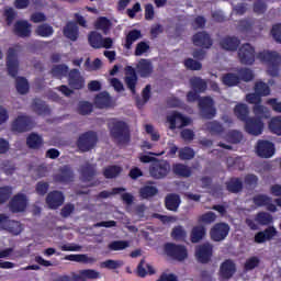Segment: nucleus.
I'll return each instance as SVG.
<instances>
[{
	"label": "nucleus",
	"instance_id": "f257e3e1",
	"mask_svg": "<svg viewBox=\"0 0 281 281\" xmlns=\"http://www.w3.org/2000/svg\"><path fill=\"white\" fill-rule=\"evenodd\" d=\"M7 69L11 78H15V88L20 95H25L30 93V82L25 77L19 76V58L16 57V50L14 48H9L7 54Z\"/></svg>",
	"mask_w": 281,
	"mask_h": 281
},
{
	"label": "nucleus",
	"instance_id": "f03ea898",
	"mask_svg": "<svg viewBox=\"0 0 281 281\" xmlns=\"http://www.w3.org/2000/svg\"><path fill=\"white\" fill-rule=\"evenodd\" d=\"M108 126L110 136L117 146H126V144H131V127L127 122L112 119Z\"/></svg>",
	"mask_w": 281,
	"mask_h": 281
},
{
	"label": "nucleus",
	"instance_id": "7ed1b4c3",
	"mask_svg": "<svg viewBox=\"0 0 281 281\" xmlns=\"http://www.w3.org/2000/svg\"><path fill=\"white\" fill-rule=\"evenodd\" d=\"M258 58L268 66V74L272 78L280 76L281 56L276 50H263L258 54Z\"/></svg>",
	"mask_w": 281,
	"mask_h": 281
},
{
	"label": "nucleus",
	"instance_id": "20e7f679",
	"mask_svg": "<svg viewBox=\"0 0 281 281\" xmlns=\"http://www.w3.org/2000/svg\"><path fill=\"white\" fill-rule=\"evenodd\" d=\"M271 116H265V114H255L250 116L244 124L245 131L252 137H258L265 133V120H269Z\"/></svg>",
	"mask_w": 281,
	"mask_h": 281
},
{
	"label": "nucleus",
	"instance_id": "39448f33",
	"mask_svg": "<svg viewBox=\"0 0 281 281\" xmlns=\"http://www.w3.org/2000/svg\"><path fill=\"white\" fill-rule=\"evenodd\" d=\"M98 146V133L88 131L79 135L77 139V148L80 153H89Z\"/></svg>",
	"mask_w": 281,
	"mask_h": 281
},
{
	"label": "nucleus",
	"instance_id": "423d86ee",
	"mask_svg": "<svg viewBox=\"0 0 281 281\" xmlns=\"http://www.w3.org/2000/svg\"><path fill=\"white\" fill-rule=\"evenodd\" d=\"M170 173V162L164 159H155L149 166V175L151 179H166Z\"/></svg>",
	"mask_w": 281,
	"mask_h": 281
},
{
	"label": "nucleus",
	"instance_id": "0eeeda50",
	"mask_svg": "<svg viewBox=\"0 0 281 281\" xmlns=\"http://www.w3.org/2000/svg\"><path fill=\"white\" fill-rule=\"evenodd\" d=\"M164 251L168 258L177 260L178 262H183V260L188 258V248L183 245L166 243L164 245Z\"/></svg>",
	"mask_w": 281,
	"mask_h": 281
},
{
	"label": "nucleus",
	"instance_id": "6e6552de",
	"mask_svg": "<svg viewBox=\"0 0 281 281\" xmlns=\"http://www.w3.org/2000/svg\"><path fill=\"white\" fill-rule=\"evenodd\" d=\"M246 100L248 104H255L252 106L254 115H263L265 117H271V111L262 104V97L255 91V93H248L246 95Z\"/></svg>",
	"mask_w": 281,
	"mask_h": 281
},
{
	"label": "nucleus",
	"instance_id": "1a4fd4ad",
	"mask_svg": "<svg viewBox=\"0 0 281 281\" xmlns=\"http://www.w3.org/2000/svg\"><path fill=\"white\" fill-rule=\"evenodd\" d=\"M0 227L4 232H9V234H12L13 236H19V234L23 232V226L21 225V222L10 220V216L3 213H0Z\"/></svg>",
	"mask_w": 281,
	"mask_h": 281
},
{
	"label": "nucleus",
	"instance_id": "9d476101",
	"mask_svg": "<svg viewBox=\"0 0 281 281\" xmlns=\"http://www.w3.org/2000/svg\"><path fill=\"white\" fill-rule=\"evenodd\" d=\"M256 154L261 159H271L276 155V145L266 139H259L255 147Z\"/></svg>",
	"mask_w": 281,
	"mask_h": 281
},
{
	"label": "nucleus",
	"instance_id": "9b49d317",
	"mask_svg": "<svg viewBox=\"0 0 281 281\" xmlns=\"http://www.w3.org/2000/svg\"><path fill=\"white\" fill-rule=\"evenodd\" d=\"M200 113L204 120H213L216 117V108H214V99L204 97L199 100Z\"/></svg>",
	"mask_w": 281,
	"mask_h": 281
},
{
	"label": "nucleus",
	"instance_id": "f8f14e48",
	"mask_svg": "<svg viewBox=\"0 0 281 281\" xmlns=\"http://www.w3.org/2000/svg\"><path fill=\"white\" fill-rule=\"evenodd\" d=\"M211 240L221 243L229 236V224L225 222L216 223L210 231Z\"/></svg>",
	"mask_w": 281,
	"mask_h": 281
},
{
	"label": "nucleus",
	"instance_id": "ddd939ff",
	"mask_svg": "<svg viewBox=\"0 0 281 281\" xmlns=\"http://www.w3.org/2000/svg\"><path fill=\"white\" fill-rule=\"evenodd\" d=\"M238 58L241 65L256 63V48L249 43L243 44L238 49Z\"/></svg>",
	"mask_w": 281,
	"mask_h": 281
},
{
	"label": "nucleus",
	"instance_id": "4468645a",
	"mask_svg": "<svg viewBox=\"0 0 281 281\" xmlns=\"http://www.w3.org/2000/svg\"><path fill=\"white\" fill-rule=\"evenodd\" d=\"M55 183H61L63 186H69V183H74V179H76V173H74V169L69 165H65L59 169V173L53 177Z\"/></svg>",
	"mask_w": 281,
	"mask_h": 281
},
{
	"label": "nucleus",
	"instance_id": "2eb2a0df",
	"mask_svg": "<svg viewBox=\"0 0 281 281\" xmlns=\"http://www.w3.org/2000/svg\"><path fill=\"white\" fill-rule=\"evenodd\" d=\"M214 255V246L210 243L202 244L195 249V257L201 265H207Z\"/></svg>",
	"mask_w": 281,
	"mask_h": 281
},
{
	"label": "nucleus",
	"instance_id": "dca6fc26",
	"mask_svg": "<svg viewBox=\"0 0 281 281\" xmlns=\"http://www.w3.org/2000/svg\"><path fill=\"white\" fill-rule=\"evenodd\" d=\"M9 210L12 214H19L27 210V195L23 193L15 194L9 202Z\"/></svg>",
	"mask_w": 281,
	"mask_h": 281
},
{
	"label": "nucleus",
	"instance_id": "f3484780",
	"mask_svg": "<svg viewBox=\"0 0 281 281\" xmlns=\"http://www.w3.org/2000/svg\"><path fill=\"white\" fill-rule=\"evenodd\" d=\"M13 133H27L32 131V119L25 115H19L11 124Z\"/></svg>",
	"mask_w": 281,
	"mask_h": 281
},
{
	"label": "nucleus",
	"instance_id": "a211bd4d",
	"mask_svg": "<svg viewBox=\"0 0 281 281\" xmlns=\"http://www.w3.org/2000/svg\"><path fill=\"white\" fill-rule=\"evenodd\" d=\"M192 43L195 47H202V49H210L214 45L212 36L207 32L201 31L192 36Z\"/></svg>",
	"mask_w": 281,
	"mask_h": 281
},
{
	"label": "nucleus",
	"instance_id": "6ab92c4d",
	"mask_svg": "<svg viewBox=\"0 0 281 281\" xmlns=\"http://www.w3.org/2000/svg\"><path fill=\"white\" fill-rule=\"evenodd\" d=\"M236 273V263L232 259L224 260L220 266V280H232Z\"/></svg>",
	"mask_w": 281,
	"mask_h": 281
},
{
	"label": "nucleus",
	"instance_id": "aec40b11",
	"mask_svg": "<svg viewBox=\"0 0 281 281\" xmlns=\"http://www.w3.org/2000/svg\"><path fill=\"white\" fill-rule=\"evenodd\" d=\"M68 85L71 89L77 91L85 89V77L80 75V70H78V68H72L68 72Z\"/></svg>",
	"mask_w": 281,
	"mask_h": 281
},
{
	"label": "nucleus",
	"instance_id": "412c9836",
	"mask_svg": "<svg viewBox=\"0 0 281 281\" xmlns=\"http://www.w3.org/2000/svg\"><path fill=\"white\" fill-rule=\"evenodd\" d=\"M65 203V194L61 191H50L46 196V205L49 210H58Z\"/></svg>",
	"mask_w": 281,
	"mask_h": 281
},
{
	"label": "nucleus",
	"instance_id": "4be33fe9",
	"mask_svg": "<svg viewBox=\"0 0 281 281\" xmlns=\"http://www.w3.org/2000/svg\"><path fill=\"white\" fill-rule=\"evenodd\" d=\"M124 82L127 89L131 91L132 95H135V93H137V72L133 66H126Z\"/></svg>",
	"mask_w": 281,
	"mask_h": 281
},
{
	"label": "nucleus",
	"instance_id": "5701e85b",
	"mask_svg": "<svg viewBox=\"0 0 281 281\" xmlns=\"http://www.w3.org/2000/svg\"><path fill=\"white\" fill-rule=\"evenodd\" d=\"M13 32L19 38H30L32 36V24L27 20H19L14 24Z\"/></svg>",
	"mask_w": 281,
	"mask_h": 281
},
{
	"label": "nucleus",
	"instance_id": "b1692460",
	"mask_svg": "<svg viewBox=\"0 0 281 281\" xmlns=\"http://www.w3.org/2000/svg\"><path fill=\"white\" fill-rule=\"evenodd\" d=\"M82 181H93L98 176V165L86 161L79 170Z\"/></svg>",
	"mask_w": 281,
	"mask_h": 281
},
{
	"label": "nucleus",
	"instance_id": "393cba45",
	"mask_svg": "<svg viewBox=\"0 0 281 281\" xmlns=\"http://www.w3.org/2000/svg\"><path fill=\"white\" fill-rule=\"evenodd\" d=\"M167 122L169 123L170 131H175L177 128V124H180V128L189 126L190 119L188 116H183V114L179 112H173L171 115L167 116Z\"/></svg>",
	"mask_w": 281,
	"mask_h": 281
},
{
	"label": "nucleus",
	"instance_id": "a878e982",
	"mask_svg": "<svg viewBox=\"0 0 281 281\" xmlns=\"http://www.w3.org/2000/svg\"><path fill=\"white\" fill-rule=\"evenodd\" d=\"M276 236H278V229H276L273 226H269L265 231L258 232L255 235V243L262 245V243H267V240H273Z\"/></svg>",
	"mask_w": 281,
	"mask_h": 281
},
{
	"label": "nucleus",
	"instance_id": "bb28decb",
	"mask_svg": "<svg viewBox=\"0 0 281 281\" xmlns=\"http://www.w3.org/2000/svg\"><path fill=\"white\" fill-rule=\"evenodd\" d=\"M220 45L226 52H236L240 47V40L236 36H226L221 40Z\"/></svg>",
	"mask_w": 281,
	"mask_h": 281
},
{
	"label": "nucleus",
	"instance_id": "cd10ccee",
	"mask_svg": "<svg viewBox=\"0 0 281 281\" xmlns=\"http://www.w3.org/2000/svg\"><path fill=\"white\" fill-rule=\"evenodd\" d=\"M181 205V196L177 193H169L165 198V207L169 212H177Z\"/></svg>",
	"mask_w": 281,
	"mask_h": 281
},
{
	"label": "nucleus",
	"instance_id": "c85d7f7f",
	"mask_svg": "<svg viewBox=\"0 0 281 281\" xmlns=\"http://www.w3.org/2000/svg\"><path fill=\"white\" fill-rule=\"evenodd\" d=\"M64 36L72 42L78 41V36H80V30L78 29V24L76 22H68L64 27Z\"/></svg>",
	"mask_w": 281,
	"mask_h": 281
},
{
	"label": "nucleus",
	"instance_id": "c756f323",
	"mask_svg": "<svg viewBox=\"0 0 281 281\" xmlns=\"http://www.w3.org/2000/svg\"><path fill=\"white\" fill-rule=\"evenodd\" d=\"M227 192L231 194H238V192H243V180L240 178L233 177L225 182Z\"/></svg>",
	"mask_w": 281,
	"mask_h": 281
},
{
	"label": "nucleus",
	"instance_id": "7c9ffc66",
	"mask_svg": "<svg viewBox=\"0 0 281 281\" xmlns=\"http://www.w3.org/2000/svg\"><path fill=\"white\" fill-rule=\"evenodd\" d=\"M137 69L140 78H150L153 74V63L148 59H140Z\"/></svg>",
	"mask_w": 281,
	"mask_h": 281
},
{
	"label": "nucleus",
	"instance_id": "2f4dec72",
	"mask_svg": "<svg viewBox=\"0 0 281 281\" xmlns=\"http://www.w3.org/2000/svg\"><path fill=\"white\" fill-rule=\"evenodd\" d=\"M172 172L176 177H182L183 179L192 177V169L183 164H175L172 166Z\"/></svg>",
	"mask_w": 281,
	"mask_h": 281
},
{
	"label": "nucleus",
	"instance_id": "473e14b6",
	"mask_svg": "<svg viewBox=\"0 0 281 281\" xmlns=\"http://www.w3.org/2000/svg\"><path fill=\"white\" fill-rule=\"evenodd\" d=\"M234 113L240 122H247L251 116H249V106L245 103H238L235 109Z\"/></svg>",
	"mask_w": 281,
	"mask_h": 281
},
{
	"label": "nucleus",
	"instance_id": "72a5a7b5",
	"mask_svg": "<svg viewBox=\"0 0 281 281\" xmlns=\"http://www.w3.org/2000/svg\"><path fill=\"white\" fill-rule=\"evenodd\" d=\"M32 106L34 113H36L37 115H49V113H52V110H49L47 103H45V101L41 99H35Z\"/></svg>",
	"mask_w": 281,
	"mask_h": 281
},
{
	"label": "nucleus",
	"instance_id": "f704fd0d",
	"mask_svg": "<svg viewBox=\"0 0 281 281\" xmlns=\"http://www.w3.org/2000/svg\"><path fill=\"white\" fill-rule=\"evenodd\" d=\"M124 169L117 165H110L103 169V177L105 179H117Z\"/></svg>",
	"mask_w": 281,
	"mask_h": 281
},
{
	"label": "nucleus",
	"instance_id": "c9c22d12",
	"mask_svg": "<svg viewBox=\"0 0 281 281\" xmlns=\"http://www.w3.org/2000/svg\"><path fill=\"white\" fill-rule=\"evenodd\" d=\"M97 109H109L111 106V95L108 92L99 93L94 99Z\"/></svg>",
	"mask_w": 281,
	"mask_h": 281
},
{
	"label": "nucleus",
	"instance_id": "e433bc0d",
	"mask_svg": "<svg viewBox=\"0 0 281 281\" xmlns=\"http://www.w3.org/2000/svg\"><path fill=\"white\" fill-rule=\"evenodd\" d=\"M36 36H41V38H49L50 36H54V26L44 23L37 25L35 29Z\"/></svg>",
	"mask_w": 281,
	"mask_h": 281
},
{
	"label": "nucleus",
	"instance_id": "4c0bfd02",
	"mask_svg": "<svg viewBox=\"0 0 281 281\" xmlns=\"http://www.w3.org/2000/svg\"><path fill=\"white\" fill-rule=\"evenodd\" d=\"M26 146L32 150H38L43 146V137L36 133H32L26 138Z\"/></svg>",
	"mask_w": 281,
	"mask_h": 281
},
{
	"label": "nucleus",
	"instance_id": "58836bf2",
	"mask_svg": "<svg viewBox=\"0 0 281 281\" xmlns=\"http://www.w3.org/2000/svg\"><path fill=\"white\" fill-rule=\"evenodd\" d=\"M139 38H142V31L137 29L131 30L125 37V49H131V47H133V43H135V41H139Z\"/></svg>",
	"mask_w": 281,
	"mask_h": 281
},
{
	"label": "nucleus",
	"instance_id": "ea45409f",
	"mask_svg": "<svg viewBox=\"0 0 281 281\" xmlns=\"http://www.w3.org/2000/svg\"><path fill=\"white\" fill-rule=\"evenodd\" d=\"M65 260L82 262L83 265H92V262H95V258L89 257V255H68L65 257Z\"/></svg>",
	"mask_w": 281,
	"mask_h": 281
},
{
	"label": "nucleus",
	"instance_id": "a19ab883",
	"mask_svg": "<svg viewBox=\"0 0 281 281\" xmlns=\"http://www.w3.org/2000/svg\"><path fill=\"white\" fill-rule=\"evenodd\" d=\"M140 199H153V196H157L159 194V189L155 186H144L138 191Z\"/></svg>",
	"mask_w": 281,
	"mask_h": 281
},
{
	"label": "nucleus",
	"instance_id": "79ce46f5",
	"mask_svg": "<svg viewBox=\"0 0 281 281\" xmlns=\"http://www.w3.org/2000/svg\"><path fill=\"white\" fill-rule=\"evenodd\" d=\"M206 229L205 226L200 225V226H194L191 231V243H201L203 238L205 237Z\"/></svg>",
	"mask_w": 281,
	"mask_h": 281
},
{
	"label": "nucleus",
	"instance_id": "37998d69",
	"mask_svg": "<svg viewBox=\"0 0 281 281\" xmlns=\"http://www.w3.org/2000/svg\"><path fill=\"white\" fill-rule=\"evenodd\" d=\"M50 74L54 78H67L69 76V66L65 64L56 65L52 68Z\"/></svg>",
	"mask_w": 281,
	"mask_h": 281
},
{
	"label": "nucleus",
	"instance_id": "c03bdc74",
	"mask_svg": "<svg viewBox=\"0 0 281 281\" xmlns=\"http://www.w3.org/2000/svg\"><path fill=\"white\" fill-rule=\"evenodd\" d=\"M190 85L193 91H198L199 93H203L207 89V82L201 79V77H193L190 79Z\"/></svg>",
	"mask_w": 281,
	"mask_h": 281
},
{
	"label": "nucleus",
	"instance_id": "a18cd8bd",
	"mask_svg": "<svg viewBox=\"0 0 281 281\" xmlns=\"http://www.w3.org/2000/svg\"><path fill=\"white\" fill-rule=\"evenodd\" d=\"M89 44L93 47V49H101L102 48V34L92 31L88 36Z\"/></svg>",
	"mask_w": 281,
	"mask_h": 281
},
{
	"label": "nucleus",
	"instance_id": "49530a36",
	"mask_svg": "<svg viewBox=\"0 0 281 281\" xmlns=\"http://www.w3.org/2000/svg\"><path fill=\"white\" fill-rule=\"evenodd\" d=\"M222 82L226 87H236V85L240 83V77L234 72H227L222 77Z\"/></svg>",
	"mask_w": 281,
	"mask_h": 281
},
{
	"label": "nucleus",
	"instance_id": "de8ad7c7",
	"mask_svg": "<svg viewBox=\"0 0 281 281\" xmlns=\"http://www.w3.org/2000/svg\"><path fill=\"white\" fill-rule=\"evenodd\" d=\"M269 130L273 135L281 137V115L274 116L268 123Z\"/></svg>",
	"mask_w": 281,
	"mask_h": 281
},
{
	"label": "nucleus",
	"instance_id": "09e8293b",
	"mask_svg": "<svg viewBox=\"0 0 281 281\" xmlns=\"http://www.w3.org/2000/svg\"><path fill=\"white\" fill-rule=\"evenodd\" d=\"M255 92L258 93L261 98L270 95L271 88L265 81H257L255 83Z\"/></svg>",
	"mask_w": 281,
	"mask_h": 281
},
{
	"label": "nucleus",
	"instance_id": "8fccbe9b",
	"mask_svg": "<svg viewBox=\"0 0 281 281\" xmlns=\"http://www.w3.org/2000/svg\"><path fill=\"white\" fill-rule=\"evenodd\" d=\"M255 221L259 225H271V223H273V216L267 212H259L257 213Z\"/></svg>",
	"mask_w": 281,
	"mask_h": 281
},
{
	"label": "nucleus",
	"instance_id": "3c124183",
	"mask_svg": "<svg viewBox=\"0 0 281 281\" xmlns=\"http://www.w3.org/2000/svg\"><path fill=\"white\" fill-rule=\"evenodd\" d=\"M95 30H102V32H109L111 30V20L106 16H100L94 22Z\"/></svg>",
	"mask_w": 281,
	"mask_h": 281
},
{
	"label": "nucleus",
	"instance_id": "603ef678",
	"mask_svg": "<svg viewBox=\"0 0 281 281\" xmlns=\"http://www.w3.org/2000/svg\"><path fill=\"white\" fill-rule=\"evenodd\" d=\"M269 201H272L271 196L267 194H257L252 198V203L257 207H266V205L269 203Z\"/></svg>",
	"mask_w": 281,
	"mask_h": 281
},
{
	"label": "nucleus",
	"instance_id": "864d4df0",
	"mask_svg": "<svg viewBox=\"0 0 281 281\" xmlns=\"http://www.w3.org/2000/svg\"><path fill=\"white\" fill-rule=\"evenodd\" d=\"M130 247V244L127 240H114L109 244L108 248L110 251H122Z\"/></svg>",
	"mask_w": 281,
	"mask_h": 281
},
{
	"label": "nucleus",
	"instance_id": "5fc2aeb1",
	"mask_svg": "<svg viewBox=\"0 0 281 281\" xmlns=\"http://www.w3.org/2000/svg\"><path fill=\"white\" fill-rule=\"evenodd\" d=\"M199 223H203L204 225H212L216 221V213L209 211L198 218Z\"/></svg>",
	"mask_w": 281,
	"mask_h": 281
},
{
	"label": "nucleus",
	"instance_id": "6e6d98bb",
	"mask_svg": "<svg viewBox=\"0 0 281 281\" xmlns=\"http://www.w3.org/2000/svg\"><path fill=\"white\" fill-rule=\"evenodd\" d=\"M93 112V104L89 101H80L78 105L79 115H89Z\"/></svg>",
	"mask_w": 281,
	"mask_h": 281
},
{
	"label": "nucleus",
	"instance_id": "4d7b16f0",
	"mask_svg": "<svg viewBox=\"0 0 281 281\" xmlns=\"http://www.w3.org/2000/svg\"><path fill=\"white\" fill-rule=\"evenodd\" d=\"M186 236H188V233H186L183 226H176L172 228L171 238H173V240H186Z\"/></svg>",
	"mask_w": 281,
	"mask_h": 281
},
{
	"label": "nucleus",
	"instance_id": "13d9d810",
	"mask_svg": "<svg viewBox=\"0 0 281 281\" xmlns=\"http://www.w3.org/2000/svg\"><path fill=\"white\" fill-rule=\"evenodd\" d=\"M194 149L191 147H184L179 150V159L182 161H190V159H194Z\"/></svg>",
	"mask_w": 281,
	"mask_h": 281
},
{
	"label": "nucleus",
	"instance_id": "bf43d9fd",
	"mask_svg": "<svg viewBox=\"0 0 281 281\" xmlns=\"http://www.w3.org/2000/svg\"><path fill=\"white\" fill-rule=\"evenodd\" d=\"M238 78L244 82H251L254 79V71L249 68H240L238 70Z\"/></svg>",
	"mask_w": 281,
	"mask_h": 281
},
{
	"label": "nucleus",
	"instance_id": "052dcab7",
	"mask_svg": "<svg viewBox=\"0 0 281 281\" xmlns=\"http://www.w3.org/2000/svg\"><path fill=\"white\" fill-rule=\"evenodd\" d=\"M184 67L191 71H201V69H203V64L192 58H187L184 60Z\"/></svg>",
	"mask_w": 281,
	"mask_h": 281
},
{
	"label": "nucleus",
	"instance_id": "680f3d73",
	"mask_svg": "<svg viewBox=\"0 0 281 281\" xmlns=\"http://www.w3.org/2000/svg\"><path fill=\"white\" fill-rule=\"evenodd\" d=\"M207 128L212 135H221L225 131L223 124L218 123V121H213L207 124Z\"/></svg>",
	"mask_w": 281,
	"mask_h": 281
},
{
	"label": "nucleus",
	"instance_id": "e2e57ef3",
	"mask_svg": "<svg viewBox=\"0 0 281 281\" xmlns=\"http://www.w3.org/2000/svg\"><path fill=\"white\" fill-rule=\"evenodd\" d=\"M12 196V188L11 187H1L0 188V205H3Z\"/></svg>",
	"mask_w": 281,
	"mask_h": 281
},
{
	"label": "nucleus",
	"instance_id": "0e129e2a",
	"mask_svg": "<svg viewBox=\"0 0 281 281\" xmlns=\"http://www.w3.org/2000/svg\"><path fill=\"white\" fill-rule=\"evenodd\" d=\"M35 191L38 196H45L49 192V182L40 181L35 186Z\"/></svg>",
	"mask_w": 281,
	"mask_h": 281
},
{
	"label": "nucleus",
	"instance_id": "69168bd1",
	"mask_svg": "<svg viewBox=\"0 0 281 281\" xmlns=\"http://www.w3.org/2000/svg\"><path fill=\"white\" fill-rule=\"evenodd\" d=\"M260 265V259L258 257H250L249 259L246 260L244 265L245 271H254L256 267Z\"/></svg>",
	"mask_w": 281,
	"mask_h": 281
},
{
	"label": "nucleus",
	"instance_id": "338daca9",
	"mask_svg": "<svg viewBox=\"0 0 281 281\" xmlns=\"http://www.w3.org/2000/svg\"><path fill=\"white\" fill-rule=\"evenodd\" d=\"M16 11L12 8L9 7L8 9L4 10V16H5V22L7 25H12L14 23V19H16Z\"/></svg>",
	"mask_w": 281,
	"mask_h": 281
},
{
	"label": "nucleus",
	"instance_id": "774afa93",
	"mask_svg": "<svg viewBox=\"0 0 281 281\" xmlns=\"http://www.w3.org/2000/svg\"><path fill=\"white\" fill-rule=\"evenodd\" d=\"M271 34L276 43L281 44V24H274L271 29Z\"/></svg>",
	"mask_w": 281,
	"mask_h": 281
}]
</instances>
